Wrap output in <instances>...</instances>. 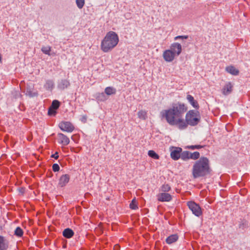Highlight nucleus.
I'll list each match as a JSON object with an SVG mask.
<instances>
[{
  "instance_id": "obj_1",
  "label": "nucleus",
  "mask_w": 250,
  "mask_h": 250,
  "mask_svg": "<svg viewBox=\"0 0 250 250\" xmlns=\"http://www.w3.org/2000/svg\"><path fill=\"white\" fill-rule=\"evenodd\" d=\"M183 103H173L171 106L161 112L162 118L165 119L170 125L176 126L179 129L187 128L188 125L195 126L200 120V115L198 111L190 110Z\"/></svg>"
},
{
  "instance_id": "obj_27",
  "label": "nucleus",
  "mask_w": 250,
  "mask_h": 250,
  "mask_svg": "<svg viewBox=\"0 0 250 250\" xmlns=\"http://www.w3.org/2000/svg\"><path fill=\"white\" fill-rule=\"evenodd\" d=\"M51 49V48L50 46H43L42 48V51L43 53L49 55Z\"/></svg>"
},
{
  "instance_id": "obj_19",
  "label": "nucleus",
  "mask_w": 250,
  "mask_h": 250,
  "mask_svg": "<svg viewBox=\"0 0 250 250\" xmlns=\"http://www.w3.org/2000/svg\"><path fill=\"white\" fill-rule=\"evenodd\" d=\"M181 158L184 161L190 159V152L188 151H182Z\"/></svg>"
},
{
  "instance_id": "obj_4",
  "label": "nucleus",
  "mask_w": 250,
  "mask_h": 250,
  "mask_svg": "<svg viewBox=\"0 0 250 250\" xmlns=\"http://www.w3.org/2000/svg\"><path fill=\"white\" fill-rule=\"evenodd\" d=\"M187 205L195 215L198 217L202 215V211L199 205L193 201H189L187 203Z\"/></svg>"
},
{
  "instance_id": "obj_20",
  "label": "nucleus",
  "mask_w": 250,
  "mask_h": 250,
  "mask_svg": "<svg viewBox=\"0 0 250 250\" xmlns=\"http://www.w3.org/2000/svg\"><path fill=\"white\" fill-rule=\"evenodd\" d=\"M104 91L105 93L108 95H110L116 93V89L110 86L106 87Z\"/></svg>"
},
{
  "instance_id": "obj_17",
  "label": "nucleus",
  "mask_w": 250,
  "mask_h": 250,
  "mask_svg": "<svg viewBox=\"0 0 250 250\" xmlns=\"http://www.w3.org/2000/svg\"><path fill=\"white\" fill-rule=\"evenodd\" d=\"M62 234L64 237L69 239L73 236L74 233L71 229L67 228L63 231Z\"/></svg>"
},
{
  "instance_id": "obj_3",
  "label": "nucleus",
  "mask_w": 250,
  "mask_h": 250,
  "mask_svg": "<svg viewBox=\"0 0 250 250\" xmlns=\"http://www.w3.org/2000/svg\"><path fill=\"white\" fill-rule=\"evenodd\" d=\"M119 42L118 34L114 31H109L101 41V49L104 53L110 52L118 45Z\"/></svg>"
},
{
  "instance_id": "obj_29",
  "label": "nucleus",
  "mask_w": 250,
  "mask_h": 250,
  "mask_svg": "<svg viewBox=\"0 0 250 250\" xmlns=\"http://www.w3.org/2000/svg\"><path fill=\"white\" fill-rule=\"evenodd\" d=\"M161 188L162 190L164 192H168L171 189L170 187L168 184H164Z\"/></svg>"
},
{
  "instance_id": "obj_10",
  "label": "nucleus",
  "mask_w": 250,
  "mask_h": 250,
  "mask_svg": "<svg viewBox=\"0 0 250 250\" xmlns=\"http://www.w3.org/2000/svg\"><path fill=\"white\" fill-rule=\"evenodd\" d=\"M70 176L67 174L62 175L59 181L58 185L60 187H65L69 182Z\"/></svg>"
},
{
  "instance_id": "obj_11",
  "label": "nucleus",
  "mask_w": 250,
  "mask_h": 250,
  "mask_svg": "<svg viewBox=\"0 0 250 250\" xmlns=\"http://www.w3.org/2000/svg\"><path fill=\"white\" fill-rule=\"evenodd\" d=\"M60 105V103L58 101L54 100L48 109V114L50 115L55 114L56 113V110L59 108Z\"/></svg>"
},
{
  "instance_id": "obj_6",
  "label": "nucleus",
  "mask_w": 250,
  "mask_h": 250,
  "mask_svg": "<svg viewBox=\"0 0 250 250\" xmlns=\"http://www.w3.org/2000/svg\"><path fill=\"white\" fill-rule=\"evenodd\" d=\"M59 128L63 131L72 132L75 129L74 125L70 122L62 121L59 124Z\"/></svg>"
},
{
  "instance_id": "obj_7",
  "label": "nucleus",
  "mask_w": 250,
  "mask_h": 250,
  "mask_svg": "<svg viewBox=\"0 0 250 250\" xmlns=\"http://www.w3.org/2000/svg\"><path fill=\"white\" fill-rule=\"evenodd\" d=\"M168 50H171V52H172L176 56H178L182 52V46L179 43H173L171 45Z\"/></svg>"
},
{
  "instance_id": "obj_13",
  "label": "nucleus",
  "mask_w": 250,
  "mask_h": 250,
  "mask_svg": "<svg viewBox=\"0 0 250 250\" xmlns=\"http://www.w3.org/2000/svg\"><path fill=\"white\" fill-rule=\"evenodd\" d=\"M187 99L193 107L196 109L199 108V105L197 101L195 100L192 95L187 93Z\"/></svg>"
},
{
  "instance_id": "obj_32",
  "label": "nucleus",
  "mask_w": 250,
  "mask_h": 250,
  "mask_svg": "<svg viewBox=\"0 0 250 250\" xmlns=\"http://www.w3.org/2000/svg\"><path fill=\"white\" fill-rule=\"evenodd\" d=\"M51 157L54 158L55 159H58L59 158V154L58 152H56L55 154L52 155Z\"/></svg>"
},
{
  "instance_id": "obj_33",
  "label": "nucleus",
  "mask_w": 250,
  "mask_h": 250,
  "mask_svg": "<svg viewBox=\"0 0 250 250\" xmlns=\"http://www.w3.org/2000/svg\"><path fill=\"white\" fill-rule=\"evenodd\" d=\"M114 247L115 248L118 249L119 247V246L118 245H115Z\"/></svg>"
},
{
  "instance_id": "obj_8",
  "label": "nucleus",
  "mask_w": 250,
  "mask_h": 250,
  "mask_svg": "<svg viewBox=\"0 0 250 250\" xmlns=\"http://www.w3.org/2000/svg\"><path fill=\"white\" fill-rule=\"evenodd\" d=\"M164 60L167 62H171L174 60L176 56L171 52V50H166L163 54Z\"/></svg>"
},
{
  "instance_id": "obj_15",
  "label": "nucleus",
  "mask_w": 250,
  "mask_h": 250,
  "mask_svg": "<svg viewBox=\"0 0 250 250\" xmlns=\"http://www.w3.org/2000/svg\"><path fill=\"white\" fill-rule=\"evenodd\" d=\"M232 90V85L231 83H229L226 84L222 89V92L224 95H228Z\"/></svg>"
},
{
  "instance_id": "obj_2",
  "label": "nucleus",
  "mask_w": 250,
  "mask_h": 250,
  "mask_svg": "<svg viewBox=\"0 0 250 250\" xmlns=\"http://www.w3.org/2000/svg\"><path fill=\"white\" fill-rule=\"evenodd\" d=\"M209 161L208 158L201 157L193 166L192 175L194 178L204 177L210 172Z\"/></svg>"
},
{
  "instance_id": "obj_21",
  "label": "nucleus",
  "mask_w": 250,
  "mask_h": 250,
  "mask_svg": "<svg viewBox=\"0 0 250 250\" xmlns=\"http://www.w3.org/2000/svg\"><path fill=\"white\" fill-rule=\"evenodd\" d=\"M148 155L149 157H151L156 160L159 159V156L157 154L154 150H149L148 152Z\"/></svg>"
},
{
  "instance_id": "obj_35",
  "label": "nucleus",
  "mask_w": 250,
  "mask_h": 250,
  "mask_svg": "<svg viewBox=\"0 0 250 250\" xmlns=\"http://www.w3.org/2000/svg\"><path fill=\"white\" fill-rule=\"evenodd\" d=\"M1 228V227H0V229Z\"/></svg>"
},
{
  "instance_id": "obj_12",
  "label": "nucleus",
  "mask_w": 250,
  "mask_h": 250,
  "mask_svg": "<svg viewBox=\"0 0 250 250\" xmlns=\"http://www.w3.org/2000/svg\"><path fill=\"white\" fill-rule=\"evenodd\" d=\"M157 199L160 202H169L171 200L172 196L167 193H161L157 195Z\"/></svg>"
},
{
  "instance_id": "obj_28",
  "label": "nucleus",
  "mask_w": 250,
  "mask_h": 250,
  "mask_svg": "<svg viewBox=\"0 0 250 250\" xmlns=\"http://www.w3.org/2000/svg\"><path fill=\"white\" fill-rule=\"evenodd\" d=\"M76 4L78 7L80 9H82L85 3L84 0H76Z\"/></svg>"
},
{
  "instance_id": "obj_9",
  "label": "nucleus",
  "mask_w": 250,
  "mask_h": 250,
  "mask_svg": "<svg viewBox=\"0 0 250 250\" xmlns=\"http://www.w3.org/2000/svg\"><path fill=\"white\" fill-rule=\"evenodd\" d=\"M58 143L64 146H66L69 144L70 140L69 138L65 135L60 133L58 134Z\"/></svg>"
},
{
  "instance_id": "obj_23",
  "label": "nucleus",
  "mask_w": 250,
  "mask_h": 250,
  "mask_svg": "<svg viewBox=\"0 0 250 250\" xmlns=\"http://www.w3.org/2000/svg\"><path fill=\"white\" fill-rule=\"evenodd\" d=\"M14 234L17 236L21 237L23 234V231L20 227H18L16 229Z\"/></svg>"
},
{
  "instance_id": "obj_34",
  "label": "nucleus",
  "mask_w": 250,
  "mask_h": 250,
  "mask_svg": "<svg viewBox=\"0 0 250 250\" xmlns=\"http://www.w3.org/2000/svg\"><path fill=\"white\" fill-rule=\"evenodd\" d=\"M242 192H243V190H240V192L241 193Z\"/></svg>"
},
{
  "instance_id": "obj_24",
  "label": "nucleus",
  "mask_w": 250,
  "mask_h": 250,
  "mask_svg": "<svg viewBox=\"0 0 250 250\" xmlns=\"http://www.w3.org/2000/svg\"><path fill=\"white\" fill-rule=\"evenodd\" d=\"M204 147V146L202 145H190L187 146L186 148L191 150H194L195 149H199Z\"/></svg>"
},
{
  "instance_id": "obj_22",
  "label": "nucleus",
  "mask_w": 250,
  "mask_h": 250,
  "mask_svg": "<svg viewBox=\"0 0 250 250\" xmlns=\"http://www.w3.org/2000/svg\"><path fill=\"white\" fill-rule=\"evenodd\" d=\"M138 115L140 119L146 120L147 118V112L144 110H141L138 112Z\"/></svg>"
},
{
  "instance_id": "obj_30",
  "label": "nucleus",
  "mask_w": 250,
  "mask_h": 250,
  "mask_svg": "<svg viewBox=\"0 0 250 250\" xmlns=\"http://www.w3.org/2000/svg\"><path fill=\"white\" fill-rule=\"evenodd\" d=\"M52 169L54 172H57L60 170V167L58 164H54L52 166Z\"/></svg>"
},
{
  "instance_id": "obj_14",
  "label": "nucleus",
  "mask_w": 250,
  "mask_h": 250,
  "mask_svg": "<svg viewBox=\"0 0 250 250\" xmlns=\"http://www.w3.org/2000/svg\"><path fill=\"white\" fill-rule=\"evenodd\" d=\"M9 247V243L4 237L0 235V250H7Z\"/></svg>"
},
{
  "instance_id": "obj_26",
  "label": "nucleus",
  "mask_w": 250,
  "mask_h": 250,
  "mask_svg": "<svg viewBox=\"0 0 250 250\" xmlns=\"http://www.w3.org/2000/svg\"><path fill=\"white\" fill-rule=\"evenodd\" d=\"M130 208L132 209H136L138 208V203L135 199H133L129 205Z\"/></svg>"
},
{
  "instance_id": "obj_31",
  "label": "nucleus",
  "mask_w": 250,
  "mask_h": 250,
  "mask_svg": "<svg viewBox=\"0 0 250 250\" xmlns=\"http://www.w3.org/2000/svg\"><path fill=\"white\" fill-rule=\"evenodd\" d=\"M188 36H178L177 37H176L175 38H174V40H178V39H187L188 38Z\"/></svg>"
},
{
  "instance_id": "obj_16",
  "label": "nucleus",
  "mask_w": 250,
  "mask_h": 250,
  "mask_svg": "<svg viewBox=\"0 0 250 250\" xmlns=\"http://www.w3.org/2000/svg\"><path fill=\"white\" fill-rule=\"evenodd\" d=\"M178 239V236L177 234H172L166 239V241L167 244H171L176 242Z\"/></svg>"
},
{
  "instance_id": "obj_5",
  "label": "nucleus",
  "mask_w": 250,
  "mask_h": 250,
  "mask_svg": "<svg viewBox=\"0 0 250 250\" xmlns=\"http://www.w3.org/2000/svg\"><path fill=\"white\" fill-rule=\"evenodd\" d=\"M169 150L170 151V157L173 160L176 161L181 158L182 151V148L180 147L171 146L169 148Z\"/></svg>"
},
{
  "instance_id": "obj_18",
  "label": "nucleus",
  "mask_w": 250,
  "mask_h": 250,
  "mask_svg": "<svg viewBox=\"0 0 250 250\" xmlns=\"http://www.w3.org/2000/svg\"><path fill=\"white\" fill-rule=\"evenodd\" d=\"M226 70L229 73L233 75H237L239 73V70L233 66H229L226 68Z\"/></svg>"
},
{
  "instance_id": "obj_25",
  "label": "nucleus",
  "mask_w": 250,
  "mask_h": 250,
  "mask_svg": "<svg viewBox=\"0 0 250 250\" xmlns=\"http://www.w3.org/2000/svg\"><path fill=\"white\" fill-rule=\"evenodd\" d=\"M200 153L199 152L195 151L193 153L190 152V159L194 160H197L200 158Z\"/></svg>"
}]
</instances>
